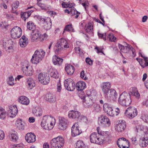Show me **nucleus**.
Listing matches in <instances>:
<instances>
[{
    "label": "nucleus",
    "mask_w": 148,
    "mask_h": 148,
    "mask_svg": "<svg viewBox=\"0 0 148 148\" xmlns=\"http://www.w3.org/2000/svg\"><path fill=\"white\" fill-rule=\"evenodd\" d=\"M97 132L98 135L99 134L100 135L105 137L107 138L108 136V135L106 134L107 132L102 131L101 130L100 127H98L97 128Z\"/></svg>",
    "instance_id": "obj_47"
},
{
    "label": "nucleus",
    "mask_w": 148,
    "mask_h": 148,
    "mask_svg": "<svg viewBox=\"0 0 148 148\" xmlns=\"http://www.w3.org/2000/svg\"><path fill=\"white\" fill-rule=\"evenodd\" d=\"M15 125L16 128L19 130H23L24 129V123L21 119H17L16 121Z\"/></svg>",
    "instance_id": "obj_26"
},
{
    "label": "nucleus",
    "mask_w": 148,
    "mask_h": 148,
    "mask_svg": "<svg viewBox=\"0 0 148 148\" xmlns=\"http://www.w3.org/2000/svg\"><path fill=\"white\" fill-rule=\"evenodd\" d=\"M22 30L19 27L17 26L14 27L10 31V34L12 38L17 39L21 35Z\"/></svg>",
    "instance_id": "obj_6"
},
{
    "label": "nucleus",
    "mask_w": 148,
    "mask_h": 148,
    "mask_svg": "<svg viewBox=\"0 0 148 148\" xmlns=\"http://www.w3.org/2000/svg\"><path fill=\"white\" fill-rule=\"evenodd\" d=\"M101 125L104 127H109L111 125L110 119L104 115H101L98 118Z\"/></svg>",
    "instance_id": "obj_9"
},
{
    "label": "nucleus",
    "mask_w": 148,
    "mask_h": 148,
    "mask_svg": "<svg viewBox=\"0 0 148 148\" xmlns=\"http://www.w3.org/2000/svg\"><path fill=\"white\" fill-rule=\"evenodd\" d=\"M127 46H125L119 44V48L121 51L124 53H128L131 48H132V47L129 44H127Z\"/></svg>",
    "instance_id": "obj_19"
},
{
    "label": "nucleus",
    "mask_w": 148,
    "mask_h": 148,
    "mask_svg": "<svg viewBox=\"0 0 148 148\" xmlns=\"http://www.w3.org/2000/svg\"><path fill=\"white\" fill-rule=\"evenodd\" d=\"M45 52L42 49H40L39 50H36L34 53L35 55H37L40 57V59H42L45 56Z\"/></svg>",
    "instance_id": "obj_41"
},
{
    "label": "nucleus",
    "mask_w": 148,
    "mask_h": 148,
    "mask_svg": "<svg viewBox=\"0 0 148 148\" xmlns=\"http://www.w3.org/2000/svg\"><path fill=\"white\" fill-rule=\"evenodd\" d=\"M45 100L51 103L55 102L56 100V96L51 93H48L46 94L45 97Z\"/></svg>",
    "instance_id": "obj_27"
},
{
    "label": "nucleus",
    "mask_w": 148,
    "mask_h": 148,
    "mask_svg": "<svg viewBox=\"0 0 148 148\" xmlns=\"http://www.w3.org/2000/svg\"><path fill=\"white\" fill-rule=\"evenodd\" d=\"M73 30L72 24L67 25L65 27L63 33H64L65 31L71 32L73 31Z\"/></svg>",
    "instance_id": "obj_54"
},
{
    "label": "nucleus",
    "mask_w": 148,
    "mask_h": 148,
    "mask_svg": "<svg viewBox=\"0 0 148 148\" xmlns=\"http://www.w3.org/2000/svg\"><path fill=\"white\" fill-rule=\"evenodd\" d=\"M59 123L58 126L59 129L61 130H65L67 128L69 123L68 119L64 117L59 118Z\"/></svg>",
    "instance_id": "obj_11"
},
{
    "label": "nucleus",
    "mask_w": 148,
    "mask_h": 148,
    "mask_svg": "<svg viewBox=\"0 0 148 148\" xmlns=\"http://www.w3.org/2000/svg\"><path fill=\"white\" fill-rule=\"evenodd\" d=\"M18 101L22 104L28 105L29 103V99L24 96H21L18 98Z\"/></svg>",
    "instance_id": "obj_30"
},
{
    "label": "nucleus",
    "mask_w": 148,
    "mask_h": 148,
    "mask_svg": "<svg viewBox=\"0 0 148 148\" xmlns=\"http://www.w3.org/2000/svg\"><path fill=\"white\" fill-rule=\"evenodd\" d=\"M37 5L40 7L42 10H47L49 8V7L47 4L41 2V1H38V0H37Z\"/></svg>",
    "instance_id": "obj_40"
},
{
    "label": "nucleus",
    "mask_w": 148,
    "mask_h": 148,
    "mask_svg": "<svg viewBox=\"0 0 148 148\" xmlns=\"http://www.w3.org/2000/svg\"><path fill=\"white\" fill-rule=\"evenodd\" d=\"M57 42L63 49H67L69 47L67 40L64 38H60Z\"/></svg>",
    "instance_id": "obj_28"
},
{
    "label": "nucleus",
    "mask_w": 148,
    "mask_h": 148,
    "mask_svg": "<svg viewBox=\"0 0 148 148\" xmlns=\"http://www.w3.org/2000/svg\"><path fill=\"white\" fill-rule=\"evenodd\" d=\"M38 79L40 82L43 84H48L50 82V77L47 73L43 72L39 73L38 75Z\"/></svg>",
    "instance_id": "obj_5"
},
{
    "label": "nucleus",
    "mask_w": 148,
    "mask_h": 148,
    "mask_svg": "<svg viewBox=\"0 0 148 148\" xmlns=\"http://www.w3.org/2000/svg\"><path fill=\"white\" fill-rule=\"evenodd\" d=\"M47 115L44 116L41 122V125L42 127H45V126H47L49 127V125L47 124Z\"/></svg>",
    "instance_id": "obj_49"
},
{
    "label": "nucleus",
    "mask_w": 148,
    "mask_h": 148,
    "mask_svg": "<svg viewBox=\"0 0 148 148\" xmlns=\"http://www.w3.org/2000/svg\"><path fill=\"white\" fill-rule=\"evenodd\" d=\"M130 143L129 141L124 137L120 138L118 139L117 141V145L119 147Z\"/></svg>",
    "instance_id": "obj_25"
},
{
    "label": "nucleus",
    "mask_w": 148,
    "mask_h": 148,
    "mask_svg": "<svg viewBox=\"0 0 148 148\" xmlns=\"http://www.w3.org/2000/svg\"><path fill=\"white\" fill-rule=\"evenodd\" d=\"M64 139L61 136H58L51 140L50 146L51 148H61L64 146Z\"/></svg>",
    "instance_id": "obj_2"
},
{
    "label": "nucleus",
    "mask_w": 148,
    "mask_h": 148,
    "mask_svg": "<svg viewBox=\"0 0 148 148\" xmlns=\"http://www.w3.org/2000/svg\"><path fill=\"white\" fill-rule=\"evenodd\" d=\"M93 26L91 23L89 22L86 25L85 27L86 31L87 33L91 32L93 30Z\"/></svg>",
    "instance_id": "obj_46"
},
{
    "label": "nucleus",
    "mask_w": 148,
    "mask_h": 148,
    "mask_svg": "<svg viewBox=\"0 0 148 148\" xmlns=\"http://www.w3.org/2000/svg\"><path fill=\"white\" fill-rule=\"evenodd\" d=\"M118 102L123 106H129L132 102L130 94L126 91L123 92L120 95Z\"/></svg>",
    "instance_id": "obj_1"
},
{
    "label": "nucleus",
    "mask_w": 148,
    "mask_h": 148,
    "mask_svg": "<svg viewBox=\"0 0 148 148\" xmlns=\"http://www.w3.org/2000/svg\"><path fill=\"white\" fill-rule=\"evenodd\" d=\"M83 102L84 105L88 107H90L93 104L92 100L90 99V98H89V97H88L84 100V101H83Z\"/></svg>",
    "instance_id": "obj_42"
},
{
    "label": "nucleus",
    "mask_w": 148,
    "mask_h": 148,
    "mask_svg": "<svg viewBox=\"0 0 148 148\" xmlns=\"http://www.w3.org/2000/svg\"><path fill=\"white\" fill-rule=\"evenodd\" d=\"M24 145L21 143L17 144H12L10 145V148H23Z\"/></svg>",
    "instance_id": "obj_55"
},
{
    "label": "nucleus",
    "mask_w": 148,
    "mask_h": 148,
    "mask_svg": "<svg viewBox=\"0 0 148 148\" xmlns=\"http://www.w3.org/2000/svg\"><path fill=\"white\" fill-rule=\"evenodd\" d=\"M112 106L111 105L107 103H105L103 105V109L105 112L108 115H109L111 111L112 110Z\"/></svg>",
    "instance_id": "obj_31"
},
{
    "label": "nucleus",
    "mask_w": 148,
    "mask_h": 148,
    "mask_svg": "<svg viewBox=\"0 0 148 148\" xmlns=\"http://www.w3.org/2000/svg\"><path fill=\"white\" fill-rule=\"evenodd\" d=\"M136 129L138 132L142 131H143L145 134V133H148V128L147 127V126L144 127L142 125H139L136 126Z\"/></svg>",
    "instance_id": "obj_35"
},
{
    "label": "nucleus",
    "mask_w": 148,
    "mask_h": 148,
    "mask_svg": "<svg viewBox=\"0 0 148 148\" xmlns=\"http://www.w3.org/2000/svg\"><path fill=\"white\" fill-rule=\"evenodd\" d=\"M120 109L118 108H115L114 109L112 108V110L111 111L109 114V116H112L114 117L115 116L118 115L120 113Z\"/></svg>",
    "instance_id": "obj_37"
},
{
    "label": "nucleus",
    "mask_w": 148,
    "mask_h": 148,
    "mask_svg": "<svg viewBox=\"0 0 148 148\" xmlns=\"http://www.w3.org/2000/svg\"><path fill=\"white\" fill-rule=\"evenodd\" d=\"M36 136L34 133L29 132L27 133L25 136V139L28 143H33L36 140Z\"/></svg>",
    "instance_id": "obj_16"
},
{
    "label": "nucleus",
    "mask_w": 148,
    "mask_h": 148,
    "mask_svg": "<svg viewBox=\"0 0 148 148\" xmlns=\"http://www.w3.org/2000/svg\"><path fill=\"white\" fill-rule=\"evenodd\" d=\"M79 117L80 118L79 119L78 121H82L85 123H87L88 121V119L87 117L81 115Z\"/></svg>",
    "instance_id": "obj_62"
},
{
    "label": "nucleus",
    "mask_w": 148,
    "mask_h": 148,
    "mask_svg": "<svg viewBox=\"0 0 148 148\" xmlns=\"http://www.w3.org/2000/svg\"><path fill=\"white\" fill-rule=\"evenodd\" d=\"M20 45L21 47L23 48L25 47L28 43V38L23 35L20 39Z\"/></svg>",
    "instance_id": "obj_32"
},
{
    "label": "nucleus",
    "mask_w": 148,
    "mask_h": 148,
    "mask_svg": "<svg viewBox=\"0 0 148 148\" xmlns=\"http://www.w3.org/2000/svg\"><path fill=\"white\" fill-rule=\"evenodd\" d=\"M85 71L84 70L82 71L80 74V77L84 80H86L88 79V77L86 76Z\"/></svg>",
    "instance_id": "obj_63"
},
{
    "label": "nucleus",
    "mask_w": 148,
    "mask_h": 148,
    "mask_svg": "<svg viewBox=\"0 0 148 148\" xmlns=\"http://www.w3.org/2000/svg\"><path fill=\"white\" fill-rule=\"evenodd\" d=\"M97 35L99 38L103 39L105 41L106 40V33L104 34H101L99 32H98Z\"/></svg>",
    "instance_id": "obj_60"
},
{
    "label": "nucleus",
    "mask_w": 148,
    "mask_h": 148,
    "mask_svg": "<svg viewBox=\"0 0 148 148\" xmlns=\"http://www.w3.org/2000/svg\"><path fill=\"white\" fill-rule=\"evenodd\" d=\"M47 124L48 125H49V123L51 122H56V119L54 117L51 116L47 115Z\"/></svg>",
    "instance_id": "obj_53"
},
{
    "label": "nucleus",
    "mask_w": 148,
    "mask_h": 148,
    "mask_svg": "<svg viewBox=\"0 0 148 148\" xmlns=\"http://www.w3.org/2000/svg\"><path fill=\"white\" fill-rule=\"evenodd\" d=\"M0 45L2 47H3L4 49H6L7 48L8 44L7 43L5 40L3 39L0 41Z\"/></svg>",
    "instance_id": "obj_58"
},
{
    "label": "nucleus",
    "mask_w": 148,
    "mask_h": 148,
    "mask_svg": "<svg viewBox=\"0 0 148 148\" xmlns=\"http://www.w3.org/2000/svg\"><path fill=\"white\" fill-rule=\"evenodd\" d=\"M63 61L62 58H59L56 55L53 56L52 62L55 65H58L59 66L61 65Z\"/></svg>",
    "instance_id": "obj_23"
},
{
    "label": "nucleus",
    "mask_w": 148,
    "mask_h": 148,
    "mask_svg": "<svg viewBox=\"0 0 148 148\" xmlns=\"http://www.w3.org/2000/svg\"><path fill=\"white\" fill-rule=\"evenodd\" d=\"M144 60L141 59L139 63L140 66L143 68H144L148 66V58L143 57Z\"/></svg>",
    "instance_id": "obj_36"
},
{
    "label": "nucleus",
    "mask_w": 148,
    "mask_h": 148,
    "mask_svg": "<svg viewBox=\"0 0 148 148\" xmlns=\"http://www.w3.org/2000/svg\"><path fill=\"white\" fill-rule=\"evenodd\" d=\"M64 49L57 42L55 44L53 48L54 52L56 54H61V51L63 50Z\"/></svg>",
    "instance_id": "obj_33"
},
{
    "label": "nucleus",
    "mask_w": 148,
    "mask_h": 148,
    "mask_svg": "<svg viewBox=\"0 0 148 148\" xmlns=\"http://www.w3.org/2000/svg\"><path fill=\"white\" fill-rule=\"evenodd\" d=\"M8 114L11 118L16 116L18 112V110L16 105H11L9 106Z\"/></svg>",
    "instance_id": "obj_13"
},
{
    "label": "nucleus",
    "mask_w": 148,
    "mask_h": 148,
    "mask_svg": "<svg viewBox=\"0 0 148 148\" xmlns=\"http://www.w3.org/2000/svg\"><path fill=\"white\" fill-rule=\"evenodd\" d=\"M14 78L12 76H10L9 78V80L7 81V84L10 86H13L14 84Z\"/></svg>",
    "instance_id": "obj_59"
},
{
    "label": "nucleus",
    "mask_w": 148,
    "mask_h": 148,
    "mask_svg": "<svg viewBox=\"0 0 148 148\" xmlns=\"http://www.w3.org/2000/svg\"><path fill=\"white\" fill-rule=\"evenodd\" d=\"M140 145L142 147H146L148 145V133H145L144 136L139 140Z\"/></svg>",
    "instance_id": "obj_18"
},
{
    "label": "nucleus",
    "mask_w": 148,
    "mask_h": 148,
    "mask_svg": "<svg viewBox=\"0 0 148 148\" xmlns=\"http://www.w3.org/2000/svg\"><path fill=\"white\" fill-rule=\"evenodd\" d=\"M42 60L41 59H40L39 56L35 55V54L34 53L32 57L31 61L33 63L37 64L39 62L40 60Z\"/></svg>",
    "instance_id": "obj_43"
},
{
    "label": "nucleus",
    "mask_w": 148,
    "mask_h": 148,
    "mask_svg": "<svg viewBox=\"0 0 148 148\" xmlns=\"http://www.w3.org/2000/svg\"><path fill=\"white\" fill-rule=\"evenodd\" d=\"M126 127V123L125 120H121L115 126V130L119 133H122L125 130Z\"/></svg>",
    "instance_id": "obj_7"
},
{
    "label": "nucleus",
    "mask_w": 148,
    "mask_h": 148,
    "mask_svg": "<svg viewBox=\"0 0 148 148\" xmlns=\"http://www.w3.org/2000/svg\"><path fill=\"white\" fill-rule=\"evenodd\" d=\"M6 112L2 107L0 106V119L3 120L6 116Z\"/></svg>",
    "instance_id": "obj_48"
},
{
    "label": "nucleus",
    "mask_w": 148,
    "mask_h": 148,
    "mask_svg": "<svg viewBox=\"0 0 148 148\" xmlns=\"http://www.w3.org/2000/svg\"><path fill=\"white\" fill-rule=\"evenodd\" d=\"M85 145L82 140H78L76 144V148H84Z\"/></svg>",
    "instance_id": "obj_45"
},
{
    "label": "nucleus",
    "mask_w": 148,
    "mask_h": 148,
    "mask_svg": "<svg viewBox=\"0 0 148 148\" xmlns=\"http://www.w3.org/2000/svg\"><path fill=\"white\" fill-rule=\"evenodd\" d=\"M93 111L95 112H100L101 110V107L97 103H94L92 104Z\"/></svg>",
    "instance_id": "obj_50"
},
{
    "label": "nucleus",
    "mask_w": 148,
    "mask_h": 148,
    "mask_svg": "<svg viewBox=\"0 0 148 148\" xmlns=\"http://www.w3.org/2000/svg\"><path fill=\"white\" fill-rule=\"evenodd\" d=\"M27 83L28 85V87L30 89H32L35 86V84L34 80L32 78L27 79Z\"/></svg>",
    "instance_id": "obj_38"
},
{
    "label": "nucleus",
    "mask_w": 148,
    "mask_h": 148,
    "mask_svg": "<svg viewBox=\"0 0 148 148\" xmlns=\"http://www.w3.org/2000/svg\"><path fill=\"white\" fill-rule=\"evenodd\" d=\"M110 83L109 82H104L101 86L102 91L105 97H108V92L111 89Z\"/></svg>",
    "instance_id": "obj_8"
},
{
    "label": "nucleus",
    "mask_w": 148,
    "mask_h": 148,
    "mask_svg": "<svg viewBox=\"0 0 148 148\" xmlns=\"http://www.w3.org/2000/svg\"><path fill=\"white\" fill-rule=\"evenodd\" d=\"M96 94V93L95 90H88L86 91V95L88 97H89L90 96V97H92L95 96Z\"/></svg>",
    "instance_id": "obj_52"
},
{
    "label": "nucleus",
    "mask_w": 148,
    "mask_h": 148,
    "mask_svg": "<svg viewBox=\"0 0 148 148\" xmlns=\"http://www.w3.org/2000/svg\"><path fill=\"white\" fill-rule=\"evenodd\" d=\"M78 96L80 98L83 99V101H84L86 99V96L84 92H82V91H81V92L78 94Z\"/></svg>",
    "instance_id": "obj_64"
},
{
    "label": "nucleus",
    "mask_w": 148,
    "mask_h": 148,
    "mask_svg": "<svg viewBox=\"0 0 148 148\" xmlns=\"http://www.w3.org/2000/svg\"><path fill=\"white\" fill-rule=\"evenodd\" d=\"M70 14L71 15L73 16L75 15L76 14H80L81 13L77 10L75 8H73L70 9Z\"/></svg>",
    "instance_id": "obj_57"
},
{
    "label": "nucleus",
    "mask_w": 148,
    "mask_h": 148,
    "mask_svg": "<svg viewBox=\"0 0 148 148\" xmlns=\"http://www.w3.org/2000/svg\"><path fill=\"white\" fill-rule=\"evenodd\" d=\"M64 85L66 89L69 91H73L75 88L74 81L71 78L67 79L64 81Z\"/></svg>",
    "instance_id": "obj_4"
},
{
    "label": "nucleus",
    "mask_w": 148,
    "mask_h": 148,
    "mask_svg": "<svg viewBox=\"0 0 148 148\" xmlns=\"http://www.w3.org/2000/svg\"><path fill=\"white\" fill-rule=\"evenodd\" d=\"M82 132L78 123H75L71 127V134L73 137L79 135Z\"/></svg>",
    "instance_id": "obj_10"
},
{
    "label": "nucleus",
    "mask_w": 148,
    "mask_h": 148,
    "mask_svg": "<svg viewBox=\"0 0 148 148\" xmlns=\"http://www.w3.org/2000/svg\"><path fill=\"white\" fill-rule=\"evenodd\" d=\"M22 71L26 76H31L33 74L34 71L32 68L27 66L25 68H23Z\"/></svg>",
    "instance_id": "obj_24"
},
{
    "label": "nucleus",
    "mask_w": 148,
    "mask_h": 148,
    "mask_svg": "<svg viewBox=\"0 0 148 148\" xmlns=\"http://www.w3.org/2000/svg\"><path fill=\"white\" fill-rule=\"evenodd\" d=\"M41 33L39 30L35 29L32 30L31 35L30 36L31 38L32 41H34L36 40L39 37H40Z\"/></svg>",
    "instance_id": "obj_22"
},
{
    "label": "nucleus",
    "mask_w": 148,
    "mask_h": 148,
    "mask_svg": "<svg viewBox=\"0 0 148 148\" xmlns=\"http://www.w3.org/2000/svg\"><path fill=\"white\" fill-rule=\"evenodd\" d=\"M138 114L137 109L134 106H130L128 107L124 112V115L129 119H132L136 116Z\"/></svg>",
    "instance_id": "obj_3"
},
{
    "label": "nucleus",
    "mask_w": 148,
    "mask_h": 148,
    "mask_svg": "<svg viewBox=\"0 0 148 148\" xmlns=\"http://www.w3.org/2000/svg\"><path fill=\"white\" fill-rule=\"evenodd\" d=\"M34 12V10H28L23 12L21 11L20 12L21 17L24 21L27 19L31 15V14Z\"/></svg>",
    "instance_id": "obj_20"
},
{
    "label": "nucleus",
    "mask_w": 148,
    "mask_h": 148,
    "mask_svg": "<svg viewBox=\"0 0 148 148\" xmlns=\"http://www.w3.org/2000/svg\"><path fill=\"white\" fill-rule=\"evenodd\" d=\"M11 137L12 138V140L13 142H16L18 139L17 133L16 132H14V133H11Z\"/></svg>",
    "instance_id": "obj_51"
},
{
    "label": "nucleus",
    "mask_w": 148,
    "mask_h": 148,
    "mask_svg": "<svg viewBox=\"0 0 148 148\" xmlns=\"http://www.w3.org/2000/svg\"><path fill=\"white\" fill-rule=\"evenodd\" d=\"M85 83L82 81L78 82L75 85V87L78 91H82L86 88Z\"/></svg>",
    "instance_id": "obj_29"
},
{
    "label": "nucleus",
    "mask_w": 148,
    "mask_h": 148,
    "mask_svg": "<svg viewBox=\"0 0 148 148\" xmlns=\"http://www.w3.org/2000/svg\"><path fill=\"white\" fill-rule=\"evenodd\" d=\"M32 112L36 116H40L42 115L41 110L40 108L38 107H34L33 108Z\"/></svg>",
    "instance_id": "obj_39"
},
{
    "label": "nucleus",
    "mask_w": 148,
    "mask_h": 148,
    "mask_svg": "<svg viewBox=\"0 0 148 148\" xmlns=\"http://www.w3.org/2000/svg\"><path fill=\"white\" fill-rule=\"evenodd\" d=\"M96 132L92 133L90 136V139L91 143L101 144V139L97 136Z\"/></svg>",
    "instance_id": "obj_12"
},
{
    "label": "nucleus",
    "mask_w": 148,
    "mask_h": 148,
    "mask_svg": "<svg viewBox=\"0 0 148 148\" xmlns=\"http://www.w3.org/2000/svg\"><path fill=\"white\" fill-rule=\"evenodd\" d=\"M81 113L75 110H72L69 111L68 113V117L69 119H77L78 120L79 118H80V116Z\"/></svg>",
    "instance_id": "obj_14"
},
{
    "label": "nucleus",
    "mask_w": 148,
    "mask_h": 148,
    "mask_svg": "<svg viewBox=\"0 0 148 148\" xmlns=\"http://www.w3.org/2000/svg\"><path fill=\"white\" fill-rule=\"evenodd\" d=\"M65 69L67 74L69 75H73L75 71L74 66L70 64H65Z\"/></svg>",
    "instance_id": "obj_17"
},
{
    "label": "nucleus",
    "mask_w": 148,
    "mask_h": 148,
    "mask_svg": "<svg viewBox=\"0 0 148 148\" xmlns=\"http://www.w3.org/2000/svg\"><path fill=\"white\" fill-rule=\"evenodd\" d=\"M42 23L44 29L46 30L50 29L51 27L52 22L51 19L49 17H45Z\"/></svg>",
    "instance_id": "obj_15"
},
{
    "label": "nucleus",
    "mask_w": 148,
    "mask_h": 148,
    "mask_svg": "<svg viewBox=\"0 0 148 148\" xmlns=\"http://www.w3.org/2000/svg\"><path fill=\"white\" fill-rule=\"evenodd\" d=\"M27 28L29 30H34L35 29V25L32 21H29L27 23Z\"/></svg>",
    "instance_id": "obj_44"
},
{
    "label": "nucleus",
    "mask_w": 148,
    "mask_h": 148,
    "mask_svg": "<svg viewBox=\"0 0 148 148\" xmlns=\"http://www.w3.org/2000/svg\"><path fill=\"white\" fill-rule=\"evenodd\" d=\"M50 76L54 78H58L59 77V74L57 71L54 68H51L49 70Z\"/></svg>",
    "instance_id": "obj_34"
},
{
    "label": "nucleus",
    "mask_w": 148,
    "mask_h": 148,
    "mask_svg": "<svg viewBox=\"0 0 148 148\" xmlns=\"http://www.w3.org/2000/svg\"><path fill=\"white\" fill-rule=\"evenodd\" d=\"M109 93L108 92V97H105L106 98L108 99H110L113 101H115L116 99L117 96V93L114 89H111L109 91Z\"/></svg>",
    "instance_id": "obj_21"
},
{
    "label": "nucleus",
    "mask_w": 148,
    "mask_h": 148,
    "mask_svg": "<svg viewBox=\"0 0 148 148\" xmlns=\"http://www.w3.org/2000/svg\"><path fill=\"white\" fill-rule=\"evenodd\" d=\"M95 49L97 50V52L98 53H102L104 55H105V54L104 53L103 51V48L102 47H99L96 46L95 48Z\"/></svg>",
    "instance_id": "obj_61"
},
{
    "label": "nucleus",
    "mask_w": 148,
    "mask_h": 148,
    "mask_svg": "<svg viewBox=\"0 0 148 148\" xmlns=\"http://www.w3.org/2000/svg\"><path fill=\"white\" fill-rule=\"evenodd\" d=\"M107 37L110 41L115 42L116 41V38L112 33L109 34Z\"/></svg>",
    "instance_id": "obj_56"
}]
</instances>
